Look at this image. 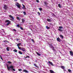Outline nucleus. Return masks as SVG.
Here are the masks:
<instances>
[{
    "label": "nucleus",
    "mask_w": 73,
    "mask_h": 73,
    "mask_svg": "<svg viewBox=\"0 0 73 73\" xmlns=\"http://www.w3.org/2000/svg\"><path fill=\"white\" fill-rule=\"evenodd\" d=\"M17 20H19V21L20 20V18L19 17H17Z\"/></svg>",
    "instance_id": "26"
},
{
    "label": "nucleus",
    "mask_w": 73,
    "mask_h": 73,
    "mask_svg": "<svg viewBox=\"0 0 73 73\" xmlns=\"http://www.w3.org/2000/svg\"><path fill=\"white\" fill-rule=\"evenodd\" d=\"M0 57L1 59V60H3V58H2V57H1V56L0 55Z\"/></svg>",
    "instance_id": "38"
},
{
    "label": "nucleus",
    "mask_w": 73,
    "mask_h": 73,
    "mask_svg": "<svg viewBox=\"0 0 73 73\" xmlns=\"http://www.w3.org/2000/svg\"><path fill=\"white\" fill-rule=\"evenodd\" d=\"M58 6L59 8H61V5L60 4H58Z\"/></svg>",
    "instance_id": "24"
},
{
    "label": "nucleus",
    "mask_w": 73,
    "mask_h": 73,
    "mask_svg": "<svg viewBox=\"0 0 73 73\" xmlns=\"http://www.w3.org/2000/svg\"><path fill=\"white\" fill-rule=\"evenodd\" d=\"M13 31H15V32H16V30L15 29H13Z\"/></svg>",
    "instance_id": "45"
},
{
    "label": "nucleus",
    "mask_w": 73,
    "mask_h": 73,
    "mask_svg": "<svg viewBox=\"0 0 73 73\" xmlns=\"http://www.w3.org/2000/svg\"><path fill=\"white\" fill-rule=\"evenodd\" d=\"M56 40L57 41H58V42H61V40L60 38L59 37H58L56 38Z\"/></svg>",
    "instance_id": "6"
},
{
    "label": "nucleus",
    "mask_w": 73,
    "mask_h": 73,
    "mask_svg": "<svg viewBox=\"0 0 73 73\" xmlns=\"http://www.w3.org/2000/svg\"><path fill=\"white\" fill-rule=\"evenodd\" d=\"M60 37L62 38V39H63V38H64V36H63V35H60Z\"/></svg>",
    "instance_id": "15"
},
{
    "label": "nucleus",
    "mask_w": 73,
    "mask_h": 73,
    "mask_svg": "<svg viewBox=\"0 0 73 73\" xmlns=\"http://www.w3.org/2000/svg\"><path fill=\"white\" fill-rule=\"evenodd\" d=\"M13 52H17V50L16 49H15L13 50Z\"/></svg>",
    "instance_id": "21"
},
{
    "label": "nucleus",
    "mask_w": 73,
    "mask_h": 73,
    "mask_svg": "<svg viewBox=\"0 0 73 73\" xmlns=\"http://www.w3.org/2000/svg\"><path fill=\"white\" fill-rule=\"evenodd\" d=\"M3 32H5V31H3Z\"/></svg>",
    "instance_id": "50"
},
{
    "label": "nucleus",
    "mask_w": 73,
    "mask_h": 73,
    "mask_svg": "<svg viewBox=\"0 0 73 73\" xmlns=\"http://www.w3.org/2000/svg\"><path fill=\"white\" fill-rule=\"evenodd\" d=\"M70 55H71V56H73V52H72V51H70Z\"/></svg>",
    "instance_id": "8"
},
{
    "label": "nucleus",
    "mask_w": 73,
    "mask_h": 73,
    "mask_svg": "<svg viewBox=\"0 0 73 73\" xmlns=\"http://www.w3.org/2000/svg\"><path fill=\"white\" fill-rule=\"evenodd\" d=\"M3 42H7V43H9V41H8L7 40H3Z\"/></svg>",
    "instance_id": "12"
},
{
    "label": "nucleus",
    "mask_w": 73,
    "mask_h": 73,
    "mask_svg": "<svg viewBox=\"0 0 73 73\" xmlns=\"http://www.w3.org/2000/svg\"><path fill=\"white\" fill-rule=\"evenodd\" d=\"M34 66H35V67H36V68H38V66H37V65H36V64H34Z\"/></svg>",
    "instance_id": "23"
},
{
    "label": "nucleus",
    "mask_w": 73,
    "mask_h": 73,
    "mask_svg": "<svg viewBox=\"0 0 73 73\" xmlns=\"http://www.w3.org/2000/svg\"><path fill=\"white\" fill-rule=\"evenodd\" d=\"M38 15H40V13L39 12H38Z\"/></svg>",
    "instance_id": "39"
},
{
    "label": "nucleus",
    "mask_w": 73,
    "mask_h": 73,
    "mask_svg": "<svg viewBox=\"0 0 73 73\" xmlns=\"http://www.w3.org/2000/svg\"><path fill=\"white\" fill-rule=\"evenodd\" d=\"M1 30H2V31H4V30L3 29H1Z\"/></svg>",
    "instance_id": "48"
},
{
    "label": "nucleus",
    "mask_w": 73,
    "mask_h": 73,
    "mask_svg": "<svg viewBox=\"0 0 73 73\" xmlns=\"http://www.w3.org/2000/svg\"><path fill=\"white\" fill-rule=\"evenodd\" d=\"M49 47H50L51 48H52V45L50 44L49 46Z\"/></svg>",
    "instance_id": "29"
},
{
    "label": "nucleus",
    "mask_w": 73,
    "mask_h": 73,
    "mask_svg": "<svg viewBox=\"0 0 73 73\" xmlns=\"http://www.w3.org/2000/svg\"><path fill=\"white\" fill-rule=\"evenodd\" d=\"M46 28L47 29H49L50 28L49 27H48V26H46Z\"/></svg>",
    "instance_id": "30"
},
{
    "label": "nucleus",
    "mask_w": 73,
    "mask_h": 73,
    "mask_svg": "<svg viewBox=\"0 0 73 73\" xmlns=\"http://www.w3.org/2000/svg\"><path fill=\"white\" fill-rule=\"evenodd\" d=\"M23 72H25V73H28V72L26 70H23Z\"/></svg>",
    "instance_id": "11"
},
{
    "label": "nucleus",
    "mask_w": 73,
    "mask_h": 73,
    "mask_svg": "<svg viewBox=\"0 0 73 73\" xmlns=\"http://www.w3.org/2000/svg\"><path fill=\"white\" fill-rule=\"evenodd\" d=\"M68 72H72V71L71 70H69V69L68 70Z\"/></svg>",
    "instance_id": "34"
},
{
    "label": "nucleus",
    "mask_w": 73,
    "mask_h": 73,
    "mask_svg": "<svg viewBox=\"0 0 73 73\" xmlns=\"http://www.w3.org/2000/svg\"><path fill=\"white\" fill-rule=\"evenodd\" d=\"M47 21H48V22H50V19H47Z\"/></svg>",
    "instance_id": "19"
},
{
    "label": "nucleus",
    "mask_w": 73,
    "mask_h": 73,
    "mask_svg": "<svg viewBox=\"0 0 73 73\" xmlns=\"http://www.w3.org/2000/svg\"><path fill=\"white\" fill-rule=\"evenodd\" d=\"M7 66L8 70H10V69L11 68L12 69L11 70H12V71L13 70V71H15L16 70H15V69L13 68H14V66H13L11 65V66H9H9H8V65H7Z\"/></svg>",
    "instance_id": "1"
},
{
    "label": "nucleus",
    "mask_w": 73,
    "mask_h": 73,
    "mask_svg": "<svg viewBox=\"0 0 73 73\" xmlns=\"http://www.w3.org/2000/svg\"><path fill=\"white\" fill-rule=\"evenodd\" d=\"M16 6H17V7L19 8H20V5H19V3H17V4H16Z\"/></svg>",
    "instance_id": "5"
},
{
    "label": "nucleus",
    "mask_w": 73,
    "mask_h": 73,
    "mask_svg": "<svg viewBox=\"0 0 73 73\" xmlns=\"http://www.w3.org/2000/svg\"><path fill=\"white\" fill-rule=\"evenodd\" d=\"M22 5L23 7H22V9H25V5H24L23 4H22Z\"/></svg>",
    "instance_id": "10"
},
{
    "label": "nucleus",
    "mask_w": 73,
    "mask_h": 73,
    "mask_svg": "<svg viewBox=\"0 0 73 73\" xmlns=\"http://www.w3.org/2000/svg\"><path fill=\"white\" fill-rule=\"evenodd\" d=\"M16 40H19V39L17 38L16 39Z\"/></svg>",
    "instance_id": "47"
},
{
    "label": "nucleus",
    "mask_w": 73,
    "mask_h": 73,
    "mask_svg": "<svg viewBox=\"0 0 73 73\" xmlns=\"http://www.w3.org/2000/svg\"><path fill=\"white\" fill-rule=\"evenodd\" d=\"M44 4L46 5V6H47L48 5V3H47L46 2H44Z\"/></svg>",
    "instance_id": "13"
},
{
    "label": "nucleus",
    "mask_w": 73,
    "mask_h": 73,
    "mask_svg": "<svg viewBox=\"0 0 73 73\" xmlns=\"http://www.w3.org/2000/svg\"><path fill=\"white\" fill-rule=\"evenodd\" d=\"M20 29L21 30H24V29L23 28V27H20Z\"/></svg>",
    "instance_id": "32"
},
{
    "label": "nucleus",
    "mask_w": 73,
    "mask_h": 73,
    "mask_svg": "<svg viewBox=\"0 0 73 73\" xmlns=\"http://www.w3.org/2000/svg\"><path fill=\"white\" fill-rule=\"evenodd\" d=\"M59 28L60 29H62V28H63V27H62V26H60L59 27Z\"/></svg>",
    "instance_id": "27"
},
{
    "label": "nucleus",
    "mask_w": 73,
    "mask_h": 73,
    "mask_svg": "<svg viewBox=\"0 0 73 73\" xmlns=\"http://www.w3.org/2000/svg\"><path fill=\"white\" fill-rule=\"evenodd\" d=\"M36 53L38 55V56H41V54H39V53H38V52H36Z\"/></svg>",
    "instance_id": "18"
},
{
    "label": "nucleus",
    "mask_w": 73,
    "mask_h": 73,
    "mask_svg": "<svg viewBox=\"0 0 73 73\" xmlns=\"http://www.w3.org/2000/svg\"><path fill=\"white\" fill-rule=\"evenodd\" d=\"M58 31H61L62 32L63 31V30L62 29H58Z\"/></svg>",
    "instance_id": "25"
},
{
    "label": "nucleus",
    "mask_w": 73,
    "mask_h": 73,
    "mask_svg": "<svg viewBox=\"0 0 73 73\" xmlns=\"http://www.w3.org/2000/svg\"><path fill=\"white\" fill-rule=\"evenodd\" d=\"M17 26L18 28H19L20 27V26H19V25H17Z\"/></svg>",
    "instance_id": "42"
},
{
    "label": "nucleus",
    "mask_w": 73,
    "mask_h": 73,
    "mask_svg": "<svg viewBox=\"0 0 73 73\" xmlns=\"http://www.w3.org/2000/svg\"><path fill=\"white\" fill-rule=\"evenodd\" d=\"M3 8L5 10H7L8 9V7H7V5H4Z\"/></svg>",
    "instance_id": "4"
},
{
    "label": "nucleus",
    "mask_w": 73,
    "mask_h": 73,
    "mask_svg": "<svg viewBox=\"0 0 73 73\" xmlns=\"http://www.w3.org/2000/svg\"><path fill=\"white\" fill-rule=\"evenodd\" d=\"M12 62L10 61H8L7 62V63L8 64H12Z\"/></svg>",
    "instance_id": "14"
},
{
    "label": "nucleus",
    "mask_w": 73,
    "mask_h": 73,
    "mask_svg": "<svg viewBox=\"0 0 73 73\" xmlns=\"http://www.w3.org/2000/svg\"><path fill=\"white\" fill-rule=\"evenodd\" d=\"M25 58H27V57H25Z\"/></svg>",
    "instance_id": "49"
},
{
    "label": "nucleus",
    "mask_w": 73,
    "mask_h": 73,
    "mask_svg": "<svg viewBox=\"0 0 73 73\" xmlns=\"http://www.w3.org/2000/svg\"><path fill=\"white\" fill-rule=\"evenodd\" d=\"M18 53H19V54H23V53L21 52V51H19L18 52Z\"/></svg>",
    "instance_id": "20"
},
{
    "label": "nucleus",
    "mask_w": 73,
    "mask_h": 73,
    "mask_svg": "<svg viewBox=\"0 0 73 73\" xmlns=\"http://www.w3.org/2000/svg\"><path fill=\"white\" fill-rule=\"evenodd\" d=\"M50 72L51 73H54V71H53V70H50Z\"/></svg>",
    "instance_id": "16"
},
{
    "label": "nucleus",
    "mask_w": 73,
    "mask_h": 73,
    "mask_svg": "<svg viewBox=\"0 0 73 73\" xmlns=\"http://www.w3.org/2000/svg\"><path fill=\"white\" fill-rule=\"evenodd\" d=\"M61 68H62V69L63 70H65V67H64V66H61Z\"/></svg>",
    "instance_id": "9"
},
{
    "label": "nucleus",
    "mask_w": 73,
    "mask_h": 73,
    "mask_svg": "<svg viewBox=\"0 0 73 73\" xmlns=\"http://www.w3.org/2000/svg\"><path fill=\"white\" fill-rule=\"evenodd\" d=\"M27 58H30V57L28 56H27Z\"/></svg>",
    "instance_id": "46"
},
{
    "label": "nucleus",
    "mask_w": 73,
    "mask_h": 73,
    "mask_svg": "<svg viewBox=\"0 0 73 73\" xmlns=\"http://www.w3.org/2000/svg\"><path fill=\"white\" fill-rule=\"evenodd\" d=\"M9 24H10V22H8L6 25H7L8 26V25H9Z\"/></svg>",
    "instance_id": "31"
},
{
    "label": "nucleus",
    "mask_w": 73,
    "mask_h": 73,
    "mask_svg": "<svg viewBox=\"0 0 73 73\" xmlns=\"http://www.w3.org/2000/svg\"><path fill=\"white\" fill-rule=\"evenodd\" d=\"M9 17L10 18H12L11 20H14V18H13V17L12 16V15H9Z\"/></svg>",
    "instance_id": "7"
},
{
    "label": "nucleus",
    "mask_w": 73,
    "mask_h": 73,
    "mask_svg": "<svg viewBox=\"0 0 73 73\" xmlns=\"http://www.w3.org/2000/svg\"><path fill=\"white\" fill-rule=\"evenodd\" d=\"M21 43H18V44L17 45V46H18V49H20L21 48V47H19L20 46V45H21Z\"/></svg>",
    "instance_id": "2"
},
{
    "label": "nucleus",
    "mask_w": 73,
    "mask_h": 73,
    "mask_svg": "<svg viewBox=\"0 0 73 73\" xmlns=\"http://www.w3.org/2000/svg\"><path fill=\"white\" fill-rule=\"evenodd\" d=\"M20 48V49H19L20 50H21L23 51V52H26V50H25V49L23 48Z\"/></svg>",
    "instance_id": "3"
},
{
    "label": "nucleus",
    "mask_w": 73,
    "mask_h": 73,
    "mask_svg": "<svg viewBox=\"0 0 73 73\" xmlns=\"http://www.w3.org/2000/svg\"><path fill=\"white\" fill-rule=\"evenodd\" d=\"M31 41H33V42H34V40L33 39H31Z\"/></svg>",
    "instance_id": "44"
},
{
    "label": "nucleus",
    "mask_w": 73,
    "mask_h": 73,
    "mask_svg": "<svg viewBox=\"0 0 73 73\" xmlns=\"http://www.w3.org/2000/svg\"><path fill=\"white\" fill-rule=\"evenodd\" d=\"M48 63H49L50 64H51V63H52V62H50V61H48Z\"/></svg>",
    "instance_id": "40"
},
{
    "label": "nucleus",
    "mask_w": 73,
    "mask_h": 73,
    "mask_svg": "<svg viewBox=\"0 0 73 73\" xmlns=\"http://www.w3.org/2000/svg\"><path fill=\"white\" fill-rule=\"evenodd\" d=\"M52 48V50H53L54 51L55 50L54 49V47H53L52 48Z\"/></svg>",
    "instance_id": "35"
},
{
    "label": "nucleus",
    "mask_w": 73,
    "mask_h": 73,
    "mask_svg": "<svg viewBox=\"0 0 73 73\" xmlns=\"http://www.w3.org/2000/svg\"><path fill=\"white\" fill-rule=\"evenodd\" d=\"M23 13L24 14V15H26V12H23Z\"/></svg>",
    "instance_id": "37"
},
{
    "label": "nucleus",
    "mask_w": 73,
    "mask_h": 73,
    "mask_svg": "<svg viewBox=\"0 0 73 73\" xmlns=\"http://www.w3.org/2000/svg\"><path fill=\"white\" fill-rule=\"evenodd\" d=\"M39 9L40 11H42V8H39Z\"/></svg>",
    "instance_id": "33"
},
{
    "label": "nucleus",
    "mask_w": 73,
    "mask_h": 73,
    "mask_svg": "<svg viewBox=\"0 0 73 73\" xmlns=\"http://www.w3.org/2000/svg\"><path fill=\"white\" fill-rule=\"evenodd\" d=\"M18 70L19 71H20V72H21V71H22V70H21V69H19Z\"/></svg>",
    "instance_id": "36"
},
{
    "label": "nucleus",
    "mask_w": 73,
    "mask_h": 73,
    "mask_svg": "<svg viewBox=\"0 0 73 73\" xmlns=\"http://www.w3.org/2000/svg\"><path fill=\"white\" fill-rule=\"evenodd\" d=\"M5 23H9V21L8 20H6L5 21Z\"/></svg>",
    "instance_id": "17"
},
{
    "label": "nucleus",
    "mask_w": 73,
    "mask_h": 73,
    "mask_svg": "<svg viewBox=\"0 0 73 73\" xmlns=\"http://www.w3.org/2000/svg\"><path fill=\"white\" fill-rule=\"evenodd\" d=\"M6 49L7 51H9V47H7L6 48Z\"/></svg>",
    "instance_id": "28"
},
{
    "label": "nucleus",
    "mask_w": 73,
    "mask_h": 73,
    "mask_svg": "<svg viewBox=\"0 0 73 73\" xmlns=\"http://www.w3.org/2000/svg\"><path fill=\"white\" fill-rule=\"evenodd\" d=\"M36 1L37 3H39V1L38 0H36Z\"/></svg>",
    "instance_id": "41"
},
{
    "label": "nucleus",
    "mask_w": 73,
    "mask_h": 73,
    "mask_svg": "<svg viewBox=\"0 0 73 73\" xmlns=\"http://www.w3.org/2000/svg\"><path fill=\"white\" fill-rule=\"evenodd\" d=\"M51 65L52 66H53V64L52 63V62H51Z\"/></svg>",
    "instance_id": "43"
},
{
    "label": "nucleus",
    "mask_w": 73,
    "mask_h": 73,
    "mask_svg": "<svg viewBox=\"0 0 73 73\" xmlns=\"http://www.w3.org/2000/svg\"><path fill=\"white\" fill-rule=\"evenodd\" d=\"M22 23H24L25 22V20H24V19H22Z\"/></svg>",
    "instance_id": "22"
}]
</instances>
